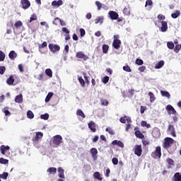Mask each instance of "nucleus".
I'll list each match as a JSON object with an SVG mask.
<instances>
[{
    "label": "nucleus",
    "instance_id": "393cba45",
    "mask_svg": "<svg viewBox=\"0 0 181 181\" xmlns=\"http://www.w3.org/2000/svg\"><path fill=\"white\" fill-rule=\"evenodd\" d=\"M112 145H117V146H119V148H124V143H122L121 141L114 140L112 142Z\"/></svg>",
    "mask_w": 181,
    "mask_h": 181
},
{
    "label": "nucleus",
    "instance_id": "9b49d317",
    "mask_svg": "<svg viewBox=\"0 0 181 181\" xmlns=\"http://www.w3.org/2000/svg\"><path fill=\"white\" fill-rule=\"evenodd\" d=\"M168 132H170V135L174 138H176V131L175 130V126L172 124L168 125Z\"/></svg>",
    "mask_w": 181,
    "mask_h": 181
},
{
    "label": "nucleus",
    "instance_id": "5fc2aeb1",
    "mask_svg": "<svg viewBox=\"0 0 181 181\" xmlns=\"http://www.w3.org/2000/svg\"><path fill=\"white\" fill-rule=\"evenodd\" d=\"M40 118H41V119H45V120L49 119V115L47 113L41 115Z\"/></svg>",
    "mask_w": 181,
    "mask_h": 181
},
{
    "label": "nucleus",
    "instance_id": "49530a36",
    "mask_svg": "<svg viewBox=\"0 0 181 181\" xmlns=\"http://www.w3.org/2000/svg\"><path fill=\"white\" fill-rule=\"evenodd\" d=\"M123 70L127 73H131L132 71L131 67H129L128 65L123 66Z\"/></svg>",
    "mask_w": 181,
    "mask_h": 181
},
{
    "label": "nucleus",
    "instance_id": "4be33fe9",
    "mask_svg": "<svg viewBox=\"0 0 181 181\" xmlns=\"http://www.w3.org/2000/svg\"><path fill=\"white\" fill-rule=\"evenodd\" d=\"M52 6L59 8V6H62V5H63V1H62V0H59V1L54 0L52 2Z\"/></svg>",
    "mask_w": 181,
    "mask_h": 181
},
{
    "label": "nucleus",
    "instance_id": "bf43d9fd",
    "mask_svg": "<svg viewBox=\"0 0 181 181\" xmlns=\"http://www.w3.org/2000/svg\"><path fill=\"white\" fill-rule=\"evenodd\" d=\"M103 83H104V84H107V83H108V81H110V77L109 76H105L103 77V78L102 79Z\"/></svg>",
    "mask_w": 181,
    "mask_h": 181
},
{
    "label": "nucleus",
    "instance_id": "1a4fd4ad",
    "mask_svg": "<svg viewBox=\"0 0 181 181\" xmlns=\"http://www.w3.org/2000/svg\"><path fill=\"white\" fill-rule=\"evenodd\" d=\"M21 4L22 5L23 9H29L30 8V1L29 0H21Z\"/></svg>",
    "mask_w": 181,
    "mask_h": 181
},
{
    "label": "nucleus",
    "instance_id": "cd10ccee",
    "mask_svg": "<svg viewBox=\"0 0 181 181\" xmlns=\"http://www.w3.org/2000/svg\"><path fill=\"white\" fill-rule=\"evenodd\" d=\"M165 66V61L162 60L158 62L156 65H155V69H162Z\"/></svg>",
    "mask_w": 181,
    "mask_h": 181
},
{
    "label": "nucleus",
    "instance_id": "4c0bfd02",
    "mask_svg": "<svg viewBox=\"0 0 181 181\" xmlns=\"http://www.w3.org/2000/svg\"><path fill=\"white\" fill-rule=\"evenodd\" d=\"M52 97H53V93L49 92L45 98V103H49V101H50Z\"/></svg>",
    "mask_w": 181,
    "mask_h": 181
},
{
    "label": "nucleus",
    "instance_id": "79ce46f5",
    "mask_svg": "<svg viewBox=\"0 0 181 181\" xmlns=\"http://www.w3.org/2000/svg\"><path fill=\"white\" fill-rule=\"evenodd\" d=\"M100 104L101 105H105V107H107V105H108L109 104V102L107 99H101Z\"/></svg>",
    "mask_w": 181,
    "mask_h": 181
},
{
    "label": "nucleus",
    "instance_id": "c756f323",
    "mask_svg": "<svg viewBox=\"0 0 181 181\" xmlns=\"http://www.w3.org/2000/svg\"><path fill=\"white\" fill-rule=\"evenodd\" d=\"M22 26H23V23L21 21L16 22L14 24V28H16V29H20Z\"/></svg>",
    "mask_w": 181,
    "mask_h": 181
},
{
    "label": "nucleus",
    "instance_id": "aec40b11",
    "mask_svg": "<svg viewBox=\"0 0 181 181\" xmlns=\"http://www.w3.org/2000/svg\"><path fill=\"white\" fill-rule=\"evenodd\" d=\"M8 57L11 60H15L18 57V54L14 50H12L9 52Z\"/></svg>",
    "mask_w": 181,
    "mask_h": 181
},
{
    "label": "nucleus",
    "instance_id": "f704fd0d",
    "mask_svg": "<svg viewBox=\"0 0 181 181\" xmlns=\"http://www.w3.org/2000/svg\"><path fill=\"white\" fill-rule=\"evenodd\" d=\"M27 117L30 119H33V118H35V114H33V112H32L31 110H28L27 112Z\"/></svg>",
    "mask_w": 181,
    "mask_h": 181
},
{
    "label": "nucleus",
    "instance_id": "b1692460",
    "mask_svg": "<svg viewBox=\"0 0 181 181\" xmlns=\"http://www.w3.org/2000/svg\"><path fill=\"white\" fill-rule=\"evenodd\" d=\"M160 30L161 32H166L168 30V23L166 21L161 22Z\"/></svg>",
    "mask_w": 181,
    "mask_h": 181
},
{
    "label": "nucleus",
    "instance_id": "8fccbe9b",
    "mask_svg": "<svg viewBox=\"0 0 181 181\" xmlns=\"http://www.w3.org/2000/svg\"><path fill=\"white\" fill-rule=\"evenodd\" d=\"M167 46L168 49H175V44H173V42H167Z\"/></svg>",
    "mask_w": 181,
    "mask_h": 181
},
{
    "label": "nucleus",
    "instance_id": "37998d69",
    "mask_svg": "<svg viewBox=\"0 0 181 181\" xmlns=\"http://www.w3.org/2000/svg\"><path fill=\"white\" fill-rule=\"evenodd\" d=\"M166 162L170 165V166H173V165H175V161L170 158H167Z\"/></svg>",
    "mask_w": 181,
    "mask_h": 181
},
{
    "label": "nucleus",
    "instance_id": "423d86ee",
    "mask_svg": "<svg viewBox=\"0 0 181 181\" xmlns=\"http://www.w3.org/2000/svg\"><path fill=\"white\" fill-rule=\"evenodd\" d=\"M134 152L136 156H141V155H142V146L136 145L134 148Z\"/></svg>",
    "mask_w": 181,
    "mask_h": 181
},
{
    "label": "nucleus",
    "instance_id": "09e8293b",
    "mask_svg": "<svg viewBox=\"0 0 181 181\" xmlns=\"http://www.w3.org/2000/svg\"><path fill=\"white\" fill-rule=\"evenodd\" d=\"M6 55L4 52L0 51V62H4L5 60Z\"/></svg>",
    "mask_w": 181,
    "mask_h": 181
},
{
    "label": "nucleus",
    "instance_id": "864d4df0",
    "mask_svg": "<svg viewBox=\"0 0 181 181\" xmlns=\"http://www.w3.org/2000/svg\"><path fill=\"white\" fill-rule=\"evenodd\" d=\"M39 49H43L47 47V42L46 41L43 42L41 45L38 46Z\"/></svg>",
    "mask_w": 181,
    "mask_h": 181
},
{
    "label": "nucleus",
    "instance_id": "69168bd1",
    "mask_svg": "<svg viewBox=\"0 0 181 181\" xmlns=\"http://www.w3.org/2000/svg\"><path fill=\"white\" fill-rule=\"evenodd\" d=\"M146 70V66H141L139 67V71H141V73H143V71H145Z\"/></svg>",
    "mask_w": 181,
    "mask_h": 181
},
{
    "label": "nucleus",
    "instance_id": "13d9d810",
    "mask_svg": "<svg viewBox=\"0 0 181 181\" xmlns=\"http://www.w3.org/2000/svg\"><path fill=\"white\" fill-rule=\"evenodd\" d=\"M37 19V16L36 14H33L30 16V22H33V21H36Z\"/></svg>",
    "mask_w": 181,
    "mask_h": 181
},
{
    "label": "nucleus",
    "instance_id": "0e129e2a",
    "mask_svg": "<svg viewBox=\"0 0 181 181\" xmlns=\"http://www.w3.org/2000/svg\"><path fill=\"white\" fill-rule=\"evenodd\" d=\"M180 51V46L179 45H175L174 48V52H175V53H179Z\"/></svg>",
    "mask_w": 181,
    "mask_h": 181
},
{
    "label": "nucleus",
    "instance_id": "39448f33",
    "mask_svg": "<svg viewBox=\"0 0 181 181\" xmlns=\"http://www.w3.org/2000/svg\"><path fill=\"white\" fill-rule=\"evenodd\" d=\"M48 47L50 52H52L53 53H56V52L60 50V46L56 44H49Z\"/></svg>",
    "mask_w": 181,
    "mask_h": 181
},
{
    "label": "nucleus",
    "instance_id": "a18cd8bd",
    "mask_svg": "<svg viewBox=\"0 0 181 181\" xmlns=\"http://www.w3.org/2000/svg\"><path fill=\"white\" fill-rule=\"evenodd\" d=\"M95 5L98 8V11H101V8H103V4H101V2L97 1H95Z\"/></svg>",
    "mask_w": 181,
    "mask_h": 181
},
{
    "label": "nucleus",
    "instance_id": "774afa93",
    "mask_svg": "<svg viewBox=\"0 0 181 181\" xmlns=\"http://www.w3.org/2000/svg\"><path fill=\"white\" fill-rule=\"evenodd\" d=\"M112 162L113 165H118V158H113L112 159Z\"/></svg>",
    "mask_w": 181,
    "mask_h": 181
},
{
    "label": "nucleus",
    "instance_id": "ddd939ff",
    "mask_svg": "<svg viewBox=\"0 0 181 181\" xmlns=\"http://www.w3.org/2000/svg\"><path fill=\"white\" fill-rule=\"evenodd\" d=\"M88 127L89 129H90V131H92L93 132H97V125L93 121H90L88 124Z\"/></svg>",
    "mask_w": 181,
    "mask_h": 181
},
{
    "label": "nucleus",
    "instance_id": "f8f14e48",
    "mask_svg": "<svg viewBox=\"0 0 181 181\" xmlns=\"http://www.w3.org/2000/svg\"><path fill=\"white\" fill-rule=\"evenodd\" d=\"M76 57L77 59H83L86 62V60H88V56L86 55L83 52H78L76 53Z\"/></svg>",
    "mask_w": 181,
    "mask_h": 181
},
{
    "label": "nucleus",
    "instance_id": "c03bdc74",
    "mask_svg": "<svg viewBox=\"0 0 181 181\" xmlns=\"http://www.w3.org/2000/svg\"><path fill=\"white\" fill-rule=\"evenodd\" d=\"M8 174L6 172L3 173L2 175L0 174V177H1V179H4V180H6V179H8Z\"/></svg>",
    "mask_w": 181,
    "mask_h": 181
},
{
    "label": "nucleus",
    "instance_id": "680f3d73",
    "mask_svg": "<svg viewBox=\"0 0 181 181\" xmlns=\"http://www.w3.org/2000/svg\"><path fill=\"white\" fill-rule=\"evenodd\" d=\"M6 71V68L4 66H0V74H4Z\"/></svg>",
    "mask_w": 181,
    "mask_h": 181
},
{
    "label": "nucleus",
    "instance_id": "6ab92c4d",
    "mask_svg": "<svg viewBox=\"0 0 181 181\" xmlns=\"http://www.w3.org/2000/svg\"><path fill=\"white\" fill-rule=\"evenodd\" d=\"M14 101H15V103L21 104V103H23V95L22 94L16 95L14 99Z\"/></svg>",
    "mask_w": 181,
    "mask_h": 181
},
{
    "label": "nucleus",
    "instance_id": "412c9836",
    "mask_svg": "<svg viewBox=\"0 0 181 181\" xmlns=\"http://www.w3.org/2000/svg\"><path fill=\"white\" fill-rule=\"evenodd\" d=\"M58 176L59 177H60L61 179H64L65 176H64V170L63 169V168L62 167H59L58 168Z\"/></svg>",
    "mask_w": 181,
    "mask_h": 181
},
{
    "label": "nucleus",
    "instance_id": "c9c22d12",
    "mask_svg": "<svg viewBox=\"0 0 181 181\" xmlns=\"http://www.w3.org/2000/svg\"><path fill=\"white\" fill-rule=\"evenodd\" d=\"M76 115H78L79 117H81L82 118H86V115L84 114V112H83V110L78 109L76 111Z\"/></svg>",
    "mask_w": 181,
    "mask_h": 181
},
{
    "label": "nucleus",
    "instance_id": "72a5a7b5",
    "mask_svg": "<svg viewBox=\"0 0 181 181\" xmlns=\"http://www.w3.org/2000/svg\"><path fill=\"white\" fill-rule=\"evenodd\" d=\"M103 52L105 53V54H107V53H108V50L110 49V46H108V45H103Z\"/></svg>",
    "mask_w": 181,
    "mask_h": 181
},
{
    "label": "nucleus",
    "instance_id": "6e6552de",
    "mask_svg": "<svg viewBox=\"0 0 181 181\" xmlns=\"http://www.w3.org/2000/svg\"><path fill=\"white\" fill-rule=\"evenodd\" d=\"M166 111H168V114H173V115H176L177 112L175 110V107L172 106V105H168L165 107Z\"/></svg>",
    "mask_w": 181,
    "mask_h": 181
},
{
    "label": "nucleus",
    "instance_id": "20e7f679",
    "mask_svg": "<svg viewBox=\"0 0 181 181\" xmlns=\"http://www.w3.org/2000/svg\"><path fill=\"white\" fill-rule=\"evenodd\" d=\"M62 142H63V137L60 135H56L52 138V144L55 146H59Z\"/></svg>",
    "mask_w": 181,
    "mask_h": 181
},
{
    "label": "nucleus",
    "instance_id": "9d476101",
    "mask_svg": "<svg viewBox=\"0 0 181 181\" xmlns=\"http://www.w3.org/2000/svg\"><path fill=\"white\" fill-rule=\"evenodd\" d=\"M108 15L112 21H117V19L119 18V15H118L117 13L114 11H109Z\"/></svg>",
    "mask_w": 181,
    "mask_h": 181
},
{
    "label": "nucleus",
    "instance_id": "f257e3e1",
    "mask_svg": "<svg viewBox=\"0 0 181 181\" xmlns=\"http://www.w3.org/2000/svg\"><path fill=\"white\" fill-rule=\"evenodd\" d=\"M162 156V148L160 146H156L154 151L151 153V157L153 159H160Z\"/></svg>",
    "mask_w": 181,
    "mask_h": 181
},
{
    "label": "nucleus",
    "instance_id": "603ef678",
    "mask_svg": "<svg viewBox=\"0 0 181 181\" xmlns=\"http://www.w3.org/2000/svg\"><path fill=\"white\" fill-rule=\"evenodd\" d=\"M141 127H146V128H151V124H148L146 121H141Z\"/></svg>",
    "mask_w": 181,
    "mask_h": 181
},
{
    "label": "nucleus",
    "instance_id": "e433bc0d",
    "mask_svg": "<svg viewBox=\"0 0 181 181\" xmlns=\"http://www.w3.org/2000/svg\"><path fill=\"white\" fill-rule=\"evenodd\" d=\"M78 80L81 87H86V81H84V79H83V77L78 76Z\"/></svg>",
    "mask_w": 181,
    "mask_h": 181
},
{
    "label": "nucleus",
    "instance_id": "052dcab7",
    "mask_svg": "<svg viewBox=\"0 0 181 181\" xmlns=\"http://www.w3.org/2000/svg\"><path fill=\"white\" fill-rule=\"evenodd\" d=\"M8 110V107H4V112L5 115H6V116L11 115V112H9V110Z\"/></svg>",
    "mask_w": 181,
    "mask_h": 181
},
{
    "label": "nucleus",
    "instance_id": "4468645a",
    "mask_svg": "<svg viewBox=\"0 0 181 181\" xmlns=\"http://www.w3.org/2000/svg\"><path fill=\"white\" fill-rule=\"evenodd\" d=\"M90 153L92 155V158H93V160H97V158H98L97 155L98 153V151H97V149L95 148H92L90 150Z\"/></svg>",
    "mask_w": 181,
    "mask_h": 181
},
{
    "label": "nucleus",
    "instance_id": "a211bd4d",
    "mask_svg": "<svg viewBox=\"0 0 181 181\" xmlns=\"http://www.w3.org/2000/svg\"><path fill=\"white\" fill-rule=\"evenodd\" d=\"M48 175H56L57 173V168L54 167H50L47 170Z\"/></svg>",
    "mask_w": 181,
    "mask_h": 181
},
{
    "label": "nucleus",
    "instance_id": "ea45409f",
    "mask_svg": "<svg viewBox=\"0 0 181 181\" xmlns=\"http://www.w3.org/2000/svg\"><path fill=\"white\" fill-rule=\"evenodd\" d=\"M45 74H47L48 76V77H53V71H52V69H47L45 70Z\"/></svg>",
    "mask_w": 181,
    "mask_h": 181
},
{
    "label": "nucleus",
    "instance_id": "2eb2a0df",
    "mask_svg": "<svg viewBox=\"0 0 181 181\" xmlns=\"http://www.w3.org/2000/svg\"><path fill=\"white\" fill-rule=\"evenodd\" d=\"M13 83H15V76L13 75H11L6 80V84H8V86H15Z\"/></svg>",
    "mask_w": 181,
    "mask_h": 181
},
{
    "label": "nucleus",
    "instance_id": "e2e57ef3",
    "mask_svg": "<svg viewBox=\"0 0 181 181\" xmlns=\"http://www.w3.org/2000/svg\"><path fill=\"white\" fill-rule=\"evenodd\" d=\"M62 30L64 32V33H66V35H70V30H69L67 28L64 27L62 28Z\"/></svg>",
    "mask_w": 181,
    "mask_h": 181
},
{
    "label": "nucleus",
    "instance_id": "bb28decb",
    "mask_svg": "<svg viewBox=\"0 0 181 181\" xmlns=\"http://www.w3.org/2000/svg\"><path fill=\"white\" fill-rule=\"evenodd\" d=\"M134 135L136 136V138H139V139H144L145 138V136H144V134L139 130L136 131L134 132Z\"/></svg>",
    "mask_w": 181,
    "mask_h": 181
},
{
    "label": "nucleus",
    "instance_id": "2f4dec72",
    "mask_svg": "<svg viewBox=\"0 0 181 181\" xmlns=\"http://www.w3.org/2000/svg\"><path fill=\"white\" fill-rule=\"evenodd\" d=\"M119 121L122 124H125L127 121V122H131V119H127V116L120 117Z\"/></svg>",
    "mask_w": 181,
    "mask_h": 181
},
{
    "label": "nucleus",
    "instance_id": "6e6d98bb",
    "mask_svg": "<svg viewBox=\"0 0 181 181\" xmlns=\"http://www.w3.org/2000/svg\"><path fill=\"white\" fill-rule=\"evenodd\" d=\"M60 22H62V19H60L59 18H55L54 21H53V24L57 25H59V23Z\"/></svg>",
    "mask_w": 181,
    "mask_h": 181
},
{
    "label": "nucleus",
    "instance_id": "4d7b16f0",
    "mask_svg": "<svg viewBox=\"0 0 181 181\" xmlns=\"http://www.w3.org/2000/svg\"><path fill=\"white\" fill-rule=\"evenodd\" d=\"M152 5H153V2L152 1V0H146V4H145V7L146 8V6H152Z\"/></svg>",
    "mask_w": 181,
    "mask_h": 181
},
{
    "label": "nucleus",
    "instance_id": "dca6fc26",
    "mask_svg": "<svg viewBox=\"0 0 181 181\" xmlns=\"http://www.w3.org/2000/svg\"><path fill=\"white\" fill-rule=\"evenodd\" d=\"M9 149H11V147H9V146L1 145L0 146V151L2 155H5L6 152L9 151Z\"/></svg>",
    "mask_w": 181,
    "mask_h": 181
},
{
    "label": "nucleus",
    "instance_id": "f3484780",
    "mask_svg": "<svg viewBox=\"0 0 181 181\" xmlns=\"http://www.w3.org/2000/svg\"><path fill=\"white\" fill-rule=\"evenodd\" d=\"M152 136L155 139L160 138V130H159L158 129H153V130L152 131Z\"/></svg>",
    "mask_w": 181,
    "mask_h": 181
},
{
    "label": "nucleus",
    "instance_id": "c85d7f7f",
    "mask_svg": "<svg viewBox=\"0 0 181 181\" xmlns=\"http://www.w3.org/2000/svg\"><path fill=\"white\" fill-rule=\"evenodd\" d=\"M160 94L163 97H166V98H170V93L166 90H160Z\"/></svg>",
    "mask_w": 181,
    "mask_h": 181
},
{
    "label": "nucleus",
    "instance_id": "473e14b6",
    "mask_svg": "<svg viewBox=\"0 0 181 181\" xmlns=\"http://www.w3.org/2000/svg\"><path fill=\"white\" fill-rule=\"evenodd\" d=\"M104 21V17L103 16H98L95 19V23L97 24V23H103Z\"/></svg>",
    "mask_w": 181,
    "mask_h": 181
},
{
    "label": "nucleus",
    "instance_id": "de8ad7c7",
    "mask_svg": "<svg viewBox=\"0 0 181 181\" xmlns=\"http://www.w3.org/2000/svg\"><path fill=\"white\" fill-rule=\"evenodd\" d=\"M105 131L106 132H108V134H110V135H114L115 134V132H114V130H112V129H111V127L106 128Z\"/></svg>",
    "mask_w": 181,
    "mask_h": 181
},
{
    "label": "nucleus",
    "instance_id": "3c124183",
    "mask_svg": "<svg viewBox=\"0 0 181 181\" xmlns=\"http://www.w3.org/2000/svg\"><path fill=\"white\" fill-rule=\"evenodd\" d=\"M136 64H137V66H142V64H144V60H142L141 59H136Z\"/></svg>",
    "mask_w": 181,
    "mask_h": 181
},
{
    "label": "nucleus",
    "instance_id": "a878e982",
    "mask_svg": "<svg viewBox=\"0 0 181 181\" xmlns=\"http://www.w3.org/2000/svg\"><path fill=\"white\" fill-rule=\"evenodd\" d=\"M93 177H94V179H96L97 180L103 181V177L101 176V174L100 173V172L94 173Z\"/></svg>",
    "mask_w": 181,
    "mask_h": 181
},
{
    "label": "nucleus",
    "instance_id": "58836bf2",
    "mask_svg": "<svg viewBox=\"0 0 181 181\" xmlns=\"http://www.w3.org/2000/svg\"><path fill=\"white\" fill-rule=\"evenodd\" d=\"M148 96L150 97V101L151 103H153L156 100V98H155V95L152 92H148Z\"/></svg>",
    "mask_w": 181,
    "mask_h": 181
},
{
    "label": "nucleus",
    "instance_id": "0eeeda50",
    "mask_svg": "<svg viewBox=\"0 0 181 181\" xmlns=\"http://www.w3.org/2000/svg\"><path fill=\"white\" fill-rule=\"evenodd\" d=\"M42 138H43V133L42 132H36L35 136L32 139V141L33 142L37 143Z\"/></svg>",
    "mask_w": 181,
    "mask_h": 181
},
{
    "label": "nucleus",
    "instance_id": "7c9ffc66",
    "mask_svg": "<svg viewBox=\"0 0 181 181\" xmlns=\"http://www.w3.org/2000/svg\"><path fill=\"white\" fill-rule=\"evenodd\" d=\"M179 16H180V11H175V13L171 14V18H173V19H176L177 18H179Z\"/></svg>",
    "mask_w": 181,
    "mask_h": 181
},
{
    "label": "nucleus",
    "instance_id": "7ed1b4c3",
    "mask_svg": "<svg viewBox=\"0 0 181 181\" xmlns=\"http://www.w3.org/2000/svg\"><path fill=\"white\" fill-rule=\"evenodd\" d=\"M174 142H175V140L173 139L170 137H166L164 139V143L163 144L164 149H169V148H170V146L173 145Z\"/></svg>",
    "mask_w": 181,
    "mask_h": 181
},
{
    "label": "nucleus",
    "instance_id": "f03ea898",
    "mask_svg": "<svg viewBox=\"0 0 181 181\" xmlns=\"http://www.w3.org/2000/svg\"><path fill=\"white\" fill-rule=\"evenodd\" d=\"M121 40H119V35H116L113 36V42H112V47L118 50L121 47Z\"/></svg>",
    "mask_w": 181,
    "mask_h": 181
},
{
    "label": "nucleus",
    "instance_id": "338daca9",
    "mask_svg": "<svg viewBox=\"0 0 181 181\" xmlns=\"http://www.w3.org/2000/svg\"><path fill=\"white\" fill-rule=\"evenodd\" d=\"M80 33H81V37H83V36H85L86 35V30H84L83 28H81Z\"/></svg>",
    "mask_w": 181,
    "mask_h": 181
},
{
    "label": "nucleus",
    "instance_id": "a19ab883",
    "mask_svg": "<svg viewBox=\"0 0 181 181\" xmlns=\"http://www.w3.org/2000/svg\"><path fill=\"white\" fill-rule=\"evenodd\" d=\"M9 163V160L5 159L4 158H0V163L1 165H6Z\"/></svg>",
    "mask_w": 181,
    "mask_h": 181
},
{
    "label": "nucleus",
    "instance_id": "5701e85b",
    "mask_svg": "<svg viewBox=\"0 0 181 181\" xmlns=\"http://www.w3.org/2000/svg\"><path fill=\"white\" fill-rule=\"evenodd\" d=\"M173 181H181V173H175L172 178Z\"/></svg>",
    "mask_w": 181,
    "mask_h": 181
}]
</instances>
